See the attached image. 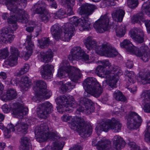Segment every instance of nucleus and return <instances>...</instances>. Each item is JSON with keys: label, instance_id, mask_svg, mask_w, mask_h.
Returning a JSON list of instances; mask_svg holds the SVG:
<instances>
[{"label": "nucleus", "instance_id": "nucleus-34", "mask_svg": "<svg viewBox=\"0 0 150 150\" xmlns=\"http://www.w3.org/2000/svg\"><path fill=\"white\" fill-rule=\"evenodd\" d=\"M22 84L21 87L22 90L27 91L30 87L31 83L29 78L27 76H23L21 79Z\"/></svg>", "mask_w": 150, "mask_h": 150}, {"label": "nucleus", "instance_id": "nucleus-15", "mask_svg": "<svg viewBox=\"0 0 150 150\" xmlns=\"http://www.w3.org/2000/svg\"><path fill=\"white\" fill-rule=\"evenodd\" d=\"M11 106L12 109V113L16 117L22 118L24 115L28 113V108H24L22 104L19 103H13Z\"/></svg>", "mask_w": 150, "mask_h": 150}, {"label": "nucleus", "instance_id": "nucleus-64", "mask_svg": "<svg viewBox=\"0 0 150 150\" xmlns=\"http://www.w3.org/2000/svg\"><path fill=\"white\" fill-rule=\"evenodd\" d=\"M73 150H82V147L80 145H76L73 148H72Z\"/></svg>", "mask_w": 150, "mask_h": 150}, {"label": "nucleus", "instance_id": "nucleus-22", "mask_svg": "<svg viewBox=\"0 0 150 150\" xmlns=\"http://www.w3.org/2000/svg\"><path fill=\"white\" fill-rule=\"evenodd\" d=\"M17 93L14 89L10 88L8 89L6 94L5 93H2L0 95V99L6 102L9 100H12L16 98Z\"/></svg>", "mask_w": 150, "mask_h": 150}, {"label": "nucleus", "instance_id": "nucleus-62", "mask_svg": "<svg viewBox=\"0 0 150 150\" xmlns=\"http://www.w3.org/2000/svg\"><path fill=\"white\" fill-rule=\"evenodd\" d=\"M126 65L127 68L131 69L132 68L133 66V62L132 61H127L126 63Z\"/></svg>", "mask_w": 150, "mask_h": 150}, {"label": "nucleus", "instance_id": "nucleus-7", "mask_svg": "<svg viewBox=\"0 0 150 150\" xmlns=\"http://www.w3.org/2000/svg\"><path fill=\"white\" fill-rule=\"evenodd\" d=\"M11 16L10 18L7 19L8 23L11 24V28L12 30L15 31L18 28L16 21L23 23H27L29 21V16L27 13L22 9L17 10L14 13L10 12Z\"/></svg>", "mask_w": 150, "mask_h": 150}, {"label": "nucleus", "instance_id": "nucleus-41", "mask_svg": "<svg viewBox=\"0 0 150 150\" xmlns=\"http://www.w3.org/2000/svg\"><path fill=\"white\" fill-rule=\"evenodd\" d=\"M45 91H43V92H41L38 93L37 95V96L41 98H45L47 99L49 98L52 95L51 92L47 89H45Z\"/></svg>", "mask_w": 150, "mask_h": 150}, {"label": "nucleus", "instance_id": "nucleus-58", "mask_svg": "<svg viewBox=\"0 0 150 150\" xmlns=\"http://www.w3.org/2000/svg\"><path fill=\"white\" fill-rule=\"evenodd\" d=\"M3 111L4 112L7 113L10 112V109L8 107V105L5 104L2 106Z\"/></svg>", "mask_w": 150, "mask_h": 150}, {"label": "nucleus", "instance_id": "nucleus-1", "mask_svg": "<svg viewBox=\"0 0 150 150\" xmlns=\"http://www.w3.org/2000/svg\"><path fill=\"white\" fill-rule=\"evenodd\" d=\"M97 9L94 5L85 3L79 8V13L82 17L78 19L74 16L69 18V23L65 24L64 26L65 34L63 35L66 38H63L64 40H70L73 35L75 27L79 25L81 31L88 30L90 29V23L89 21V16L91 15L94 10Z\"/></svg>", "mask_w": 150, "mask_h": 150}, {"label": "nucleus", "instance_id": "nucleus-42", "mask_svg": "<svg viewBox=\"0 0 150 150\" xmlns=\"http://www.w3.org/2000/svg\"><path fill=\"white\" fill-rule=\"evenodd\" d=\"M38 42L40 47L41 48L44 49L47 47L48 46L50 40L49 38H45L41 40H38Z\"/></svg>", "mask_w": 150, "mask_h": 150}, {"label": "nucleus", "instance_id": "nucleus-49", "mask_svg": "<svg viewBox=\"0 0 150 150\" xmlns=\"http://www.w3.org/2000/svg\"><path fill=\"white\" fill-rule=\"evenodd\" d=\"M80 59H81L82 61L85 62L86 63H90L92 62V60L89 58L88 55L85 53L84 52V54Z\"/></svg>", "mask_w": 150, "mask_h": 150}, {"label": "nucleus", "instance_id": "nucleus-31", "mask_svg": "<svg viewBox=\"0 0 150 150\" xmlns=\"http://www.w3.org/2000/svg\"><path fill=\"white\" fill-rule=\"evenodd\" d=\"M40 55L41 61L46 63L51 61L53 57V53L51 50H49L45 53L41 52Z\"/></svg>", "mask_w": 150, "mask_h": 150}, {"label": "nucleus", "instance_id": "nucleus-59", "mask_svg": "<svg viewBox=\"0 0 150 150\" xmlns=\"http://www.w3.org/2000/svg\"><path fill=\"white\" fill-rule=\"evenodd\" d=\"M144 139L147 142H150V133L146 132L144 134Z\"/></svg>", "mask_w": 150, "mask_h": 150}, {"label": "nucleus", "instance_id": "nucleus-61", "mask_svg": "<svg viewBox=\"0 0 150 150\" xmlns=\"http://www.w3.org/2000/svg\"><path fill=\"white\" fill-rule=\"evenodd\" d=\"M66 3L67 5H71V6H73L75 4V0H65Z\"/></svg>", "mask_w": 150, "mask_h": 150}, {"label": "nucleus", "instance_id": "nucleus-52", "mask_svg": "<svg viewBox=\"0 0 150 150\" xmlns=\"http://www.w3.org/2000/svg\"><path fill=\"white\" fill-rule=\"evenodd\" d=\"M98 63L99 64H102L103 66L105 67H106L107 66L108 67L109 69V67L111 65H111L110 63L107 60H103V61H98Z\"/></svg>", "mask_w": 150, "mask_h": 150}, {"label": "nucleus", "instance_id": "nucleus-37", "mask_svg": "<svg viewBox=\"0 0 150 150\" xmlns=\"http://www.w3.org/2000/svg\"><path fill=\"white\" fill-rule=\"evenodd\" d=\"M9 30L7 29H4L1 30L0 31V44L2 43H8L6 39L7 34L8 33Z\"/></svg>", "mask_w": 150, "mask_h": 150}, {"label": "nucleus", "instance_id": "nucleus-29", "mask_svg": "<svg viewBox=\"0 0 150 150\" xmlns=\"http://www.w3.org/2000/svg\"><path fill=\"white\" fill-rule=\"evenodd\" d=\"M125 75L128 78L127 80H126L127 82L126 85V87L130 90L131 92H134L135 90L133 89L132 88H131V86L130 87H129V86H131V85L135 82L134 80V78L135 77V75L132 71H128L126 73V74Z\"/></svg>", "mask_w": 150, "mask_h": 150}, {"label": "nucleus", "instance_id": "nucleus-13", "mask_svg": "<svg viewBox=\"0 0 150 150\" xmlns=\"http://www.w3.org/2000/svg\"><path fill=\"white\" fill-rule=\"evenodd\" d=\"M142 11L133 16L131 18L132 22L133 23H138L141 25L140 21L144 22L145 21L144 18V12L147 15L150 17V4L147 3L144 4L142 6Z\"/></svg>", "mask_w": 150, "mask_h": 150}, {"label": "nucleus", "instance_id": "nucleus-48", "mask_svg": "<svg viewBox=\"0 0 150 150\" xmlns=\"http://www.w3.org/2000/svg\"><path fill=\"white\" fill-rule=\"evenodd\" d=\"M128 145L131 148L130 150H140V147L133 142H129Z\"/></svg>", "mask_w": 150, "mask_h": 150}, {"label": "nucleus", "instance_id": "nucleus-11", "mask_svg": "<svg viewBox=\"0 0 150 150\" xmlns=\"http://www.w3.org/2000/svg\"><path fill=\"white\" fill-rule=\"evenodd\" d=\"M110 21V17L108 14L102 16L93 24V27L100 33H103L108 30Z\"/></svg>", "mask_w": 150, "mask_h": 150}, {"label": "nucleus", "instance_id": "nucleus-6", "mask_svg": "<svg viewBox=\"0 0 150 150\" xmlns=\"http://www.w3.org/2000/svg\"><path fill=\"white\" fill-rule=\"evenodd\" d=\"M60 66L57 75V76L64 78L68 76L72 81L76 82L82 76L81 71L79 69L69 66V62L67 61L63 62Z\"/></svg>", "mask_w": 150, "mask_h": 150}, {"label": "nucleus", "instance_id": "nucleus-8", "mask_svg": "<svg viewBox=\"0 0 150 150\" xmlns=\"http://www.w3.org/2000/svg\"><path fill=\"white\" fill-rule=\"evenodd\" d=\"M57 100L60 105L65 107V108L63 109H58V111L62 113L65 111L70 113L72 112L73 108H76L78 105L74 98L72 96L67 97L63 95L57 97Z\"/></svg>", "mask_w": 150, "mask_h": 150}, {"label": "nucleus", "instance_id": "nucleus-2", "mask_svg": "<svg viewBox=\"0 0 150 150\" xmlns=\"http://www.w3.org/2000/svg\"><path fill=\"white\" fill-rule=\"evenodd\" d=\"M82 84L85 91L83 93L84 97L80 98L79 102L80 104L83 106H79L76 114L82 112L88 115L93 112L95 108L93 102L86 97L92 95L98 98L103 93V89L99 83L94 78H87Z\"/></svg>", "mask_w": 150, "mask_h": 150}, {"label": "nucleus", "instance_id": "nucleus-40", "mask_svg": "<svg viewBox=\"0 0 150 150\" xmlns=\"http://www.w3.org/2000/svg\"><path fill=\"white\" fill-rule=\"evenodd\" d=\"M113 97L117 100L124 102L126 100L125 96L119 90H116L113 93Z\"/></svg>", "mask_w": 150, "mask_h": 150}, {"label": "nucleus", "instance_id": "nucleus-32", "mask_svg": "<svg viewBox=\"0 0 150 150\" xmlns=\"http://www.w3.org/2000/svg\"><path fill=\"white\" fill-rule=\"evenodd\" d=\"M36 86L34 88V91L37 95L38 92H43V91H45L47 88V85L45 82L43 81L38 80L36 82Z\"/></svg>", "mask_w": 150, "mask_h": 150}, {"label": "nucleus", "instance_id": "nucleus-24", "mask_svg": "<svg viewBox=\"0 0 150 150\" xmlns=\"http://www.w3.org/2000/svg\"><path fill=\"white\" fill-rule=\"evenodd\" d=\"M46 4L42 0H40L33 7V11L37 14H43L45 10Z\"/></svg>", "mask_w": 150, "mask_h": 150}, {"label": "nucleus", "instance_id": "nucleus-47", "mask_svg": "<svg viewBox=\"0 0 150 150\" xmlns=\"http://www.w3.org/2000/svg\"><path fill=\"white\" fill-rule=\"evenodd\" d=\"M138 3V0H127V6L132 9L136 7Z\"/></svg>", "mask_w": 150, "mask_h": 150}, {"label": "nucleus", "instance_id": "nucleus-63", "mask_svg": "<svg viewBox=\"0 0 150 150\" xmlns=\"http://www.w3.org/2000/svg\"><path fill=\"white\" fill-rule=\"evenodd\" d=\"M137 80L138 81H145V76H143L142 75H140L139 76H137Z\"/></svg>", "mask_w": 150, "mask_h": 150}, {"label": "nucleus", "instance_id": "nucleus-20", "mask_svg": "<svg viewBox=\"0 0 150 150\" xmlns=\"http://www.w3.org/2000/svg\"><path fill=\"white\" fill-rule=\"evenodd\" d=\"M84 51L80 46L74 47L71 49L68 58L70 60H79L84 54Z\"/></svg>", "mask_w": 150, "mask_h": 150}, {"label": "nucleus", "instance_id": "nucleus-57", "mask_svg": "<svg viewBox=\"0 0 150 150\" xmlns=\"http://www.w3.org/2000/svg\"><path fill=\"white\" fill-rule=\"evenodd\" d=\"M41 14L40 16L41 20L45 23L47 22L49 20V18L47 15H45L43 14Z\"/></svg>", "mask_w": 150, "mask_h": 150}, {"label": "nucleus", "instance_id": "nucleus-33", "mask_svg": "<svg viewBox=\"0 0 150 150\" xmlns=\"http://www.w3.org/2000/svg\"><path fill=\"white\" fill-rule=\"evenodd\" d=\"M20 150H29L30 140L27 137H24L21 138Z\"/></svg>", "mask_w": 150, "mask_h": 150}, {"label": "nucleus", "instance_id": "nucleus-51", "mask_svg": "<svg viewBox=\"0 0 150 150\" xmlns=\"http://www.w3.org/2000/svg\"><path fill=\"white\" fill-rule=\"evenodd\" d=\"M143 109L145 112H150V102L144 103Z\"/></svg>", "mask_w": 150, "mask_h": 150}, {"label": "nucleus", "instance_id": "nucleus-14", "mask_svg": "<svg viewBox=\"0 0 150 150\" xmlns=\"http://www.w3.org/2000/svg\"><path fill=\"white\" fill-rule=\"evenodd\" d=\"M109 69L112 73L109 86L112 88L116 87V84L119 78V76L122 74V70L118 66L113 64L109 67Z\"/></svg>", "mask_w": 150, "mask_h": 150}, {"label": "nucleus", "instance_id": "nucleus-10", "mask_svg": "<svg viewBox=\"0 0 150 150\" xmlns=\"http://www.w3.org/2000/svg\"><path fill=\"white\" fill-rule=\"evenodd\" d=\"M127 119V126L129 129H137L142 121L141 117L136 113L130 112L125 117Z\"/></svg>", "mask_w": 150, "mask_h": 150}, {"label": "nucleus", "instance_id": "nucleus-44", "mask_svg": "<svg viewBox=\"0 0 150 150\" xmlns=\"http://www.w3.org/2000/svg\"><path fill=\"white\" fill-rule=\"evenodd\" d=\"M29 66L28 64H25L23 67L21 68L20 70L16 74L18 76H20L28 71L29 69Z\"/></svg>", "mask_w": 150, "mask_h": 150}, {"label": "nucleus", "instance_id": "nucleus-53", "mask_svg": "<svg viewBox=\"0 0 150 150\" xmlns=\"http://www.w3.org/2000/svg\"><path fill=\"white\" fill-rule=\"evenodd\" d=\"M71 5H67V9L66 12V14L70 16L74 14V12L72 10V8L73 6H70Z\"/></svg>", "mask_w": 150, "mask_h": 150}, {"label": "nucleus", "instance_id": "nucleus-5", "mask_svg": "<svg viewBox=\"0 0 150 150\" xmlns=\"http://www.w3.org/2000/svg\"><path fill=\"white\" fill-rule=\"evenodd\" d=\"M84 42V44L88 49L94 50L97 54L101 56L113 57L118 54V53L116 50L107 42H104L101 47L97 45L96 41L93 40L91 37H87Z\"/></svg>", "mask_w": 150, "mask_h": 150}, {"label": "nucleus", "instance_id": "nucleus-56", "mask_svg": "<svg viewBox=\"0 0 150 150\" xmlns=\"http://www.w3.org/2000/svg\"><path fill=\"white\" fill-rule=\"evenodd\" d=\"M144 22L147 32L148 33H150V20H145V21Z\"/></svg>", "mask_w": 150, "mask_h": 150}, {"label": "nucleus", "instance_id": "nucleus-19", "mask_svg": "<svg viewBox=\"0 0 150 150\" xmlns=\"http://www.w3.org/2000/svg\"><path fill=\"white\" fill-rule=\"evenodd\" d=\"M51 33L53 38L56 40H58L60 38L64 41H69V40H64L63 38H66L63 35H64L65 31L64 27V31L62 32L61 28L58 24H56L53 25L51 28Z\"/></svg>", "mask_w": 150, "mask_h": 150}, {"label": "nucleus", "instance_id": "nucleus-25", "mask_svg": "<svg viewBox=\"0 0 150 150\" xmlns=\"http://www.w3.org/2000/svg\"><path fill=\"white\" fill-rule=\"evenodd\" d=\"M110 70L108 71H106V69L102 66H98L95 72L97 75L102 78H108L111 76L112 73H110Z\"/></svg>", "mask_w": 150, "mask_h": 150}, {"label": "nucleus", "instance_id": "nucleus-12", "mask_svg": "<svg viewBox=\"0 0 150 150\" xmlns=\"http://www.w3.org/2000/svg\"><path fill=\"white\" fill-rule=\"evenodd\" d=\"M52 105L47 101L39 105L36 109V112L38 117L40 118L45 119L48 115L53 111Z\"/></svg>", "mask_w": 150, "mask_h": 150}, {"label": "nucleus", "instance_id": "nucleus-55", "mask_svg": "<svg viewBox=\"0 0 150 150\" xmlns=\"http://www.w3.org/2000/svg\"><path fill=\"white\" fill-rule=\"evenodd\" d=\"M26 42L28 43V46L30 47L31 48H33L34 44L31 40V37L30 36H27Z\"/></svg>", "mask_w": 150, "mask_h": 150}, {"label": "nucleus", "instance_id": "nucleus-23", "mask_svg": "<svg viewBox=\"0 0 150 150\" xmlns=\"http://www.w3.org/2000/svg\"><path fill=\"white\" fill-rule=\"evenodd\" d=\"M24 119L20 120L15 125L16 129L19 134H25L27 132L28 126L30 125L27 123H24Z\"/></svg>", "mask_w": 150, "mask_h": 150}, {"label": "nucleus", "instance_id": "nucleus-17", "mask_svg": "<svg viewBox=\"0 0 150 150\" xmlns=\"http://www.w3.org/2000/svg\"><path fill=\"white\" fill-rule=\"evenodd\" d=\"M10 52L11 54L8 58L7 62L9 65L12 67L17 64V60L19 55V52L17 48L14 46L10 47Z\"/></svg>", "mask_w": 150, "mask_h": 150}, {"label": "nucleus", "instance_id": "nucleus-46", "mask_svg": "<svg viewBox=\"0 0 150 150\" xmlns=\"http://www.w3.org/2000/svg\"><path fill=\"white\" fill-rule=\"evenodd\" d=\"M6 29H7L9 30L8 33L7 34L6 39L8 41V43L9 42L11 43L15 37L14 35L13 34V30L9 28H6Z\"/></svg>", "mask_w": 150, "mask_h": 150}, {"label": "nucleus", "instance_id": "nucleus-50", "mask_svg": "<svg viewBox=\"0 0 150 150\" xmlns=\"http://www.w3.org/2000/svg\"><path fill=\"white\" fill-rule=\"evenodd\" d=\"M66 14L65 10L62 8H60L55 13L56 17L61 18H63V16Z\"/></svg>", "mask_w": 150, "mask_h": 150}, {"label": "nucleus", "instance_id": "nucleus-38", "mask_svg": "<svg viewBox=\"0 0 150 150\" xmlns=\"http://www.w3.org/2000/svg\"><path fill=\"white\" fill-rule=\"evenodd\" d=\"M116 28L115 32L117 36L121 37L123 36L125 34V26L122 25L118 26L116 25H114Z\"/></svg>", "mask_w": 150, "mask_h": 150}, {"label": "nucleus", "instance_id": "nucleus-9", "mask_svg": "<svg viewBox=\"0 0 150 150\" xmlns=\"http://www.w3.org/2000/svg\"><path fill=\"white\" fill-rule=\"evenodd\" d=\"M122 125L119 121L114 118L111 119H104L99 125V129L101 131L107 132L110 129L113 130L115 132H119Z\"/></svg>", "mask_w": 150, "mask_h": 150}, {"label": "nucleus", "instance_id": "nucleus-30", "mask_svg": "<svg viewBox=\"0 0 150 150\" xmlns=\"http://www.w3.org/2000/svg\"><path fill=\"white\" fill-rule=\"evenodd\" d=\"M120 46L122 47L125 48L127 52L133 54L135 52V48H137L134 46L129 41L127 40H124L121 43Z\"/></svg>", "mask_w": 150, "mask_h": 150}, {"label": "nucleus", "instance_id": "nucleus-4", "mask_svg": "<svg viewBox=\"0 0 150 150\" xmlns=\"http://www.w3.org/2000/svg\"><path fill=\"white\" fill-rule=\"evenodd\" d=\"M76 116L72 118L69 115H64L62 117V120L64 122L71 121L69 124L71 128L79 132V135L82 137H89L91 134L92 128L90 124H86L83 118L79 117L78 115L80 114H76Z\"/></svg>", "mask_w": 150, "mask_h": 150}, {"label": "nucleus", "instance_id": "nucleus-43", "mask_svg": "<svg viewBox=\"0 0 150 150\" xmlns=\"http://www.w3.org/2000/svg\"><path fill=\"white\" fill-rule=\"evenodd\" d=\"M141 97L143 99V102H150V90H144L142 93Z\"/></svg>", "mask_w": 150, "mask_h": 150}, {"label": "nucleus", "instance_id": "nucleus-45", "mask_svg": "<svg viewBox=\"0 0 150 150\" xmlns=\"http://www.w3.org/2000/svg\"><path fill=\"white\" fill-rule=\"evenodd\" d=\"M9 55V51L7 47L0 50V59H5Z\"/></svg>", "mask_w": 150, "mask_h": 150}, {"label": "nucleus", "instance_id": "nucleus-28", "mask_svg": "<svg viewBox=\"0 0 150 150\" xmlns=\"http://www.w3.org/2000/svg\"><path fill=\"white\" fill-rule=\"evenodd\" d=\"M125 143L122 138L119 136H115L113 138V146L114 148L119 150L124 147Z\"/></svg>", "mask_w": 150, "mask_h": 150}, {"label": "nucleus", "instance_id": "nucleus-35", "mask_svg": "<svg viewBox=\"0 0 150 150\" xmlns=\"http://www.w3.org/2000/svg\"><path fill=\"white\" fill-rule=\"evenodd\" d=\"M4 3L5 5L7 6L8 9L11 11V13L13 12V13H14L16 11L15 10V9H14V8L13 7V5H15V4H17V2H16V3L13 1H12L11 0H0V3L3 4L4 1H5Z\"/></svg>", "mask_w": 150, "mask_h": 150}, {"label": "nucleus", "instance_id": "nucleus-54", "mask_svg": "<svg viewBox=\"0 0 150 150\" xmlns=\"http://www.w3.org/2000/svg\"><path fill=\"white\" fill-rule=\"evenodd\" d=\"M103 3L106 6H113L115 5L114 2L110 0H103Z\"/></svg>", "mask_w": 150, "mask_h": 150}, {"label": "nucleus", "instance_id": "nucleus-18", "mask_svg": "<svg viewBox=\"0 0 150 150\" xmlns=\"http://www.w3.org/2000/svg\"><path fill=\"white\" fill-rule=\"evenodd\" d=\"M129 33L130 37L137 42L141 43L143 42L144 33L142 29L134 28L130 30Z\"/></svg>", "mask_w": 150, "mask_h": 150}, {"label": "nucleus", "instance_id": "nucleus-3", "mask_svg": "<svg viewBox=\"0 0 150 150\" xmlns=\"http://www.w3.org/2000/svg\"><path fill=\"white\" fill-rule=\"evenodd\" d=\"M49 129L47 124L45 123L36 126L35 129V133L36 136L44 140L49 139L55 141L54 142L52 143L51 150H62L64 145V142L60 140L57 141L59 137L57 133L55 132L49 133Z\"/></svg>", "mask_w": 150, "mask_h": 150}, {"label": "nucleus", "instance_id": "nucleus-21", "mask_svg": "<svg viewBox=\"0 0 150 150\" xmlns=\"http://www.w3.org/2000/svg\"><path fill=\"white\" fill-rule=\"evenodd\" d=\"M53 68L54 67L51 65L47 64L43 65L40 70L42 77L45 79H50L52 76Z\"/></svg>", "mask_w": 150, "mask_h": 150}, {"label": "nucleus", "instance_id": "nucleus-60", "mask_svg": "<svg viewBox=\"0 0 150 150\" xmlns=\"http://www.w3.org/2000/svg\"><path fill=\"white\" fill-rule=\"evenodd\" d=\"M145 81L146 83H150V72H147L145 74Z\"/></svg>", "mask_w": 150, "mask_h": 150}, {"label": "nucleus", "instance_id": "nucleus-26", "mask_svg": "<svg viewBox=\"0 0 150 150\" xmlns=\"http://www.w3.org/2000/svg\"><path fill=\"white\" fill-rule=\"evenodd\" d=\"M125 14V11L122 9L117 8L112 11L111 15L114 20L121 22Z\"/></svg>", "mask_w": 150, "mask_h": 150}, {"label": "nucleus", "instance_id": "nucleus-39", "mask_svg": "<svg viewBox=\"0 0 150 150\" xmlns=\"http://www.w3.org/2000/svg\"><path fill=\"white\" fill-rule=\"evenodd\" d=\"M74 87L71 82H68L66 83L65 85H63L61 86L59 88V91L62 93H64L68 90H70Z\"/></svg>", "mask_w": 150, "mask_h": 150}, {"label": "nucleus", "instance_id": "nucleus-27", "mask_svg": "<svg viewBox=\"0 0 150 150\" xmlns=\"http://www.w3.org/2000/svg\"><path fill=\"white\" fill-rule=\"evenodd\" d=\"M98 150H107L110 149L111 146V142L106 138L104 137L99 141Z\"/></svg>", "mask_w": 150, "mask_h": 150}, {"label": "nucleus", "instance_id": "nucleus-36", "mask_svg": "<svg viewBox=\"0 0 150 150\" xmlns=\"http://www.w3.org/2000/svg\"><path fill=\"white\" fill-rule=\"evenodd\" d=\"M15 126L11 123L8 124L5 127V129L4 130V136L6 138H8L11 136V132H14L15 131Z\"/></svg>", "mask_w": 150, "mask_h": 150}, {"label": "nucleus", "instance_id": "nucleus-16", "mask_svg": "<svg viewBox=\"0 0 150 150\" xmlns=\"http://www.w3.org/2000/svg\"><path fill=\"white\" fill-rule=\"evenodd\" d=\"M134 54L140 57L141 59L144 62H147L150 57L149 48L144 44L142 45L140 50L137 47L135 48V52Z\"/></svg>", "mask_w": 150, "mask_h": 150}]
</instances>
